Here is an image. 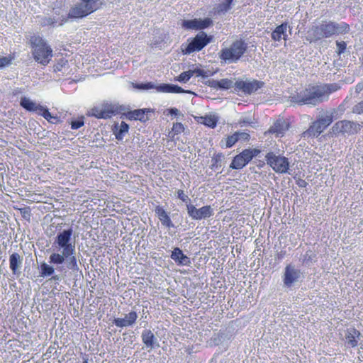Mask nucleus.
Masks as SVG:
<instances>
[{
  "label": "nucleus",
  "mask_w": 363,
  "mask_h": 363,
  "mask_svg": "<svg viewBox=\"0 0 363 363\" xmlns=\"http://www.w3.org/2000/svg\"><path fill=\"white\" fill-rule=\"evenodd\" d=\"M100 0H80L69 12L70 18H83L93 13L100 8Z\"/></svg>",
  "instance_id": "7"
},
{
  "label": "nucleus",
  "mask_w": 363,
  "mask_h": 363,
  "mask_svg": "<svg viewBox=\"0 0 363 363\" xmlns=\"http://www.w3.org/2000/svg\"><path fill=\"white\" fill-rule=\"evenodd\" d=\"M234 80L230 79H222L218 81L219 89H228L231 87L235 88Z\"/></svg>",
  "instance_id": "32"
},
{
  "label": "nucleus",
  "mask_w": 363,
  "mask_h": 363,
  "mask_svg": "<svg viewBox=\"0 0 363 363\" xmlns=\"http://www.w3.org/2000/svg\"><path fill=\"white\" fill-rule=\"evenodd\" d=\"M297 184L298 185V186L300 187H306V185L308 184L307 182L303 180V179H299L298 182H297Z\"/></svg>",
  "instance_id": "51"
},
{
  "label": "nucleus",
  "mask_w": 363,
  "mask_h": 363,
  "mask_svg": "<svg viewBox=\"0 0 363 363\" xmlns=\"http://www.w3.org/2000/svg\"><path fill=\"white\" fill-rule=\"evenodd\" d=\"M138 318V314L135 311H131L125 315L124 318H117L113 320V324L119 328H125L133 325Z\"/></svg>",
  "instance_id": "16"
},
{
  "label": "nucleus",
  "mask_w": 363,
  "mask_h": 363,
  "mask_svg": "<svg viewBox=\"0 0 363 363\" xmlns=\"http://www.w3.org/2000/svg\"><path fill=\"white\" fill-rule=\"evenodd\" d=\"M106 118H109L112 116L123 113L125 114V108L118 104L105 103L101 105Z\"/></svg>",
  "instance_id": "19"
},
{
  "label": "nucleus",
  "mask_w": 363,
  "mask_h": 363,
  "mask_svg": "<svg viewBox=\"0 0 363 363\" xmlns=\"http://www.w3.org/2000/svg\"><path fill=\"white\" fill-rule=\"evenodd\" d=\"M267 163L273 169L274 172L279 174H290L289 162L288 158L281 155H276L270 152L265 156Z\"/></svg>",
  "instance_id": "8"
},
{
  "label": "nucleus",
  "mask_w": 363,
  "mask_h": 363,
  "mask_svg": "<svg viewBox=\"0 0 363 363\" xmlns=\"http://www.w3.org/2000/svg\"><path fill=\"white\" fill-rule=\"evenodd\" d=\"M212 23V21L209 18L184 20L182 26L189 30H200L208 28Z\"/></svg>",
  "instance_id": "15"
},
{
  "label": "nucleus",
  "mask_w": 363,
  "mask_h": 363,
  "mask_svg": "<svg viewBox=\"0 0 363 363\" xmlns=\"http://www.w3.org/2000/svg\"><path fill=\"white\" fill-rule=\"evenodd\" d=\"M189 77L188 76V74L186 73V72H184L182 73H181L177 80L179 81V82H186L189 80Z\"/></svg>",
  "instance_id": "43"
},
{
  "label": "nucleus",
  "mask_w": 363,
  "mask_h": 363,
  "mask_svg": "<svg viewBox=\"0 0 363 363\" xmlns=\"http://www.w3.org/2000/svg\"><path fill=\"white\" fill-rule=\"evenodd\" d=\"M184 130V127L181 123H175L173 124L172 131L174 134H179Z\"/></svg>",
  "instance_id": "38"
},
{
  "label": "nucleus",
  "mask_w": 363,
  "mask_h": 363,
  "mask_svg": "<svg viewBox=\"0 0 363 363\" xmlns=\"http://www.w3.org/2000/svg\"><path fill=\"white\" fill-rule=\"evenodd\" d=\"M72 228L63 230L57 233L52 243V247L57 252L50 255L49 262L54 264H62L66 262L69 269L78 271L79 266L74 256L75 242L72 238Z\"/></svg>",
  "instance_id": "1"
},
{
  "label": "nucleus",
  "mask_w": 363,
  "mask_h": 363,
  "mask_svg": "<svg viewBox=\"0 0 363 363\" xmlns=\"http://www.w3.org/2000/svg\"><path fill=\"white\" fill-rule=\"evenodd\" d=\"M30 43L34 60L44 66L47 65L52 57V50L50 46L39 35L31 36Z\"/></svg>",
  "instance_id": "4"
},
{
  "label": "nucleus",
  "mask_w": 363,
  "mask_h": 363,
  "mask_svg": "<svg viewBox=\"0 0 363 363\" xmlns=\"http://www.w3.org/2000/svg\"><path fill=\"white\" fill-rule=\"evenodd\" d=\"M287 23H282L277 26L275 30L272 33V38L274 41H279L281 39H286V30L288 28Z\"/></svg>",
  "instance_id": "25"
},
{
  "label": "nucleus",
  "mask_w": 363,
  "mask_h": 363,
  "mask_svg": "<svg viewBox=\"0 0 363 363\" xmlns=\"http://www.w3.org/2000/svg\"><path fill=\"white\" fill-rule=\"evenodd\" d=\"M205 84L211 88L219 89V84L218 80L208 79L205 82Z\"/></svg>",
  "instance_id": "41"
},
{
  "label": "nucleus",
  "mask_w": 363,
  "mask_h": 363,
  "mask_svg": "<svg viewBox=\"0 0 363 363\" xmlns=\"http://www.w3.org/2000/svg\"><path fill=\"white\" fill-rule=\"evenodd\" d=\"M186 73L189 77V79L194 74V69H189V70L186 71Z\"/></svg>",
  "instance_id": "53"
},
{
  "label": "nucleus",
  "mask_w": 363,
  "mask_h": 363,
  "mask_svg": "<svg viewBox=\"0 0 363 363\" xmlns=\"http://www.w3.org/2000/svg\"><path fill=\"white\" fill-rule=\"evenodd\" d=\"M303 277V273L294 265L289 264L286 266L282 277L284 285L291 287Z\"/></svg>",
  "instance_id": "12"
},
{
  "label": "nucleus",
  "mask_w": 363,
  "mask_h": 363,
  "mask_svg": "<svg viewBox=\"0 0 363 363\" xmlns=\"http://www.w3.org/2000/svg\"><path fill=\"white\" fill-rule=\"evenodd\" d=\"M263 85V82L255 79H247L245 81L239 79L235 82V90L237 91H242L246 94H251L262 88Z\"/></svg>",
  "instance_id": "13"
},
{
  "label": "nucleus",
  "mask_w": 363,
  "mask_h": 363,
  "mask_svg": "<svg viewBox=\"0 0 363 363\" xmlns=\"http://www.w3.org/2000/svg\"><path fill=\"white\" fill-rule=\"evenodd\" d=\"M247 48V45L245 41L238 40L233 42L230 47L222 49L219 57L225 62H236L245 52Z\"/></svg>",
  "instance_id": "6"
},
{
  "label": "nucleus",
  "mask_w": 363,
  "mask_h": 363,
  "mask_svg": "<svg viewBox=\"0 0 363 363\" xmlns=\"http://www.w3.org/2000/svg\"><path fill=\"white\" fill-rule=\"evenodd\" d=\"M336 45H337V53L339 55H340L346 49V43L345 42H343V41H342V42L337 41L336 42Z\"/></svg>",
  "instance_id": "42"
},
{
  "label": "nucleus",
  "mask_w": 363,
  "mask_h": 363,
  "mask_svg": "<svg viewBox=\"0 0 363 363\" xmlns=\"http://www.w3.org/2000/svg\"><path fill=\"white\" fill-rule=\"evenodd\" d=\"M240 124H250L251 123L250 119L249 118H243L240 120Z\"/></svg>",
  "instance_id": "50"
},
{
  "label": "nucleus",
  "mask_w": 363,
  "mask_h": 363,
  "mask_svg": "<svg viewBox=\"0 0 363 363\" xmlns=\"http://www.w3.org/2000/svg\"><path fill=\"white\" fill-rule=\"evenodd\" d=\"M252 151L253 152V154L255 155V156L257 155V152H259V151L257 150H252Z\"/></svg>",
  "instance_id": "55"
},
{
  "label": "nucleus",
  "mask_w": 363,
  "mask_h": 363,
  "mask_svg": "<svg viewBox=\"0 0 363 363\" xmlns=\"http://www.w3.org/2000/svg\"><path fill=\"white\" fill-rule=\"evenodd\" d=\"M52 279H55V280H58L59 279V276H57V275L53 276Z\"/></svg>",
  "instance_id": "54"
},
{
  "label": "nucleus",
  "mask_w": 363,
  "mask_h": 363,
  "mask_svg": "<svg viewBox=\"0 0 363 363\" xmlns=\"http://www.w3.org/2000/svg\"><path fill=\"white\" fill-rule=\"evenodd\" d=\"M334 112L335 111H326L323 114L318 116L317 120L313 121L309 128L301 134V137L303 138L318 137L332 123Z\"/></svg>",
  "instance_id": "5"
},
{
  "label": "nucleus",
  "mask_w": 363,
  "mask_h": 363,
  "mask_svg": "<svg viewBox=\"0 0 363 363\" xmlns=\"http://www.w3.org/2000/svg\"><path fill=\"white\" fill-rule=\"evenodd\" d=\"M9 63V60L6 57H0V68Z\"/></svg>",
  "instance_id": "49"
},
{
  "label": "nucleus",
  "mask_w": 363,
  "mask_h": 363,
  "mask_svg": "<svg viewBox=\"0 0 363 363\" xmlns=\"http://www.w3.org/2000/svg\"><path fill=\"white\" fill-rule=\"evenodd\" d=\"M233 0H225V2H223L220 6V9L221 11H227L230 9V4H232Z\"/></svg>",
  "instance_id": "45"
},
{
  "label": "nucleus",
  "mask_w": 363,
  "mask_h": 363,
  "mask_svg": "<svg viewBox=\"0 0 363 363\" xmlns=\"http://www.w3.org/2000/svg\"><path fill=\"white\" fill-rule=\"evenodd\" d=\"M142 341L147 348L152 350L156 347H160L157 339L150 330H144L141 334Z\"/></svg>",
  "instance_id": "17"
},
{
  "label": "nucleus",
  "mask_w": 363,
  "mask_h": 363,
  "mask_svg": "<svg viewBox=\"0 0 363 363\" xmlns=\"http://www.w3.org/2000/svg\"><path fill=\"white\" fill-rule=\"evenodd\" d=\"M194 72L196 76H201L202 77H207L208 76L207 72L201 69H194Z\"/></svg>",
  "instance_id": "46"
},
{
  "label": "nucleus",
  "mask_w": 363,
  "mask_h": 363,
  "mask_svg": "<svg viewBox=\"0 0 363 363\" xmlns=\"http://www.w3.org/2000/svg\"><path fill=\"white\" fill-rule=\"evenodd\" d=\"M171 258L179 265H189L190 264L189 258L179 247H175L173 250Z\"/></svg>",
  "instance_id": "22"
},
{
  "label": "nucleus",
  "mask_w": 363,
  "mask_h": 363,
  "mask_svg": "<svg viewBox=\"0 0 363 363\" xmlns=\"http://www.w3.org/2000/svg\"><path fill=\"white\" fill-rule=\"evenodd\" d=\"M57 21L52 17H44L40 20V24L43 26L54 25Z\"/></svg>",
  "instance_id": "37"
},
{
  "label": "nucleus",
  "mask_w": 363,
  "mask_h": 363,
  "mask_svg": "<svg viewBox=\"0 0 363 363\" xmlns=\"http://www.w3.org/2000/svg\"><path fill=\"white\" fill-rule=\"evenodd\" d=\"M20 104L25 109H26L29 111H40L41 112V111L43 109V106H41L40 104H37L36 103L32 101L30 99H29L28 98H26V97L21 98Z\"/></svg>",
  "instance_id": "26"
},
{
  "label": "nucleus",
  "mask_w": 363,
  "mask_h": 363,
  "mask_svg": "<svg viewBox=\"0 0 363 363\" xmlns=\"http://www.w3.org/2000/svg\"><path fill=\"white\" fill-rule=\"evenodd\" d=\"M352 112L357 114L363 113V101L353 106Z\"/></svg>",
  "instance_id": "39"
},
{
  "label": "nucleus",
  "mask_w": 363,
  "mask_h": 363,
  "mask_svg": "<svg viewBox=\"0 0 363 363\" xmlns=\"http://www.w3.org/2000/svg\"><path fill=\"white\" fill-rule=\"evenodd\" d=\"M237 134L238 135L239 140H247L250 138V135L245 132H237Z\"/></svg>",
  "instance_id": "48"
},
{
  "label": "nucleus",
  "mask_w": 363,
  "mask_h": 363,
  "mask_svg": "<svg viewBox=\"0 0 363 363\" xmlns=\"http://www.w3.org/2000/svg\"><path fill=\"white\" fill-rule=\"evenodd\" d=\"M155 212L163 225L169 228L174 227V224L172 223L170 217L162 206H157Z\"/></svg>",
  "instance_id": "21"
},
{
  "label": "nucleus",
  "mask_w": 363,
  "mask_h": 363,
  "mask_svg": "<svg viewBox=\"0 0 363 363\" xmlns=\"http://www.w3.org/2000/svg\"><path fill=\"white\" fill-rule=\"evenodd\" d=\"M23 264V257L18 253L13 252L9 257L10 269L14 275L21 274V269Z\"/></svg>",
  "instance_id": "20"
},
{
  "label": "nucleus",
  "mask_w": 363,
  "mask_h": 363,
  "mask_svg": "<svg viewBox=\"0 0 363 363\" xmlns=\"http://www.w3.org/2000/svg\"><path fill=\"white\" fill-rule=\"evenodd\" d=\"M89 115L97 118H106L101 106L94 107L89 111Z\"/></svg>",
  "instance_id": "33"
},
{
  "label": "nucleus",
  "mask_w": 363,
  "mask_h": 363,
  "mask_svg": "<svg viewBox=\"0 0 363 363\" xmlns=\"http://www.w3.org/2000/svg\"><path fill=\"white\" fill-rule=\"evenodd\" d=\"M289 128V124L284 120L277 121L269 130L271 133L275 134L277 137L282 136Z\"/></svg>",
  "instance_id": "23"
},
{
  "label": "nucleus",
  "mask_w": 363,
  "mask_h": 363,
  "mask_svg": "<svg viewBox=\"0 0 363 363\" xmlns=\"http://www.w3.org/2000/svg\"><path fill=\"white\" fill-rule=\"evenodd\" d=\"M187 213L194 220L206 219L213 214V210L210 206H205L200 208H196L192 204L186 205Z\"/></svg>",
  "instance_id": "14"
},
{
  "label": "nucleus",
  "mask_w": 363,
  "mask_h": 363,
  "mask_svg": "<svg viewBox=\"0 0 363 363\" xmlns=\"http://www.w3.org/2000/svg\"><path fill=\"white\" fill-rule=\"evenodd\" d=\"M350 26L345 22L340 23L333 21H322L321 23L313 26L310 30L311 41L316 42L323 38H328L333 35L347 33Z\"/></svg>",
  "instance_id": "3"
},
{
  "label": "nucleus",
  "mask_w": 363,
  "mask_h": 363,
  "mask_svg": "<svg viewBox=\"0 0 363 363\" xmlns=\"http://www.w3.org/2000/svg\"><path fill=\"white\" fill-rule=\"evenodd\" d=\"M128 130L129 125L126 123L122 121L120 125L116 124L113 126V132L116 136V138L118 140H121L128 133Z\"/></svg>",
  "instance_id": "24"
},
{
  "label": "nucleus",
  "mask_w": 363,
  "mask_h": 363,
  "mask_svg": "<svg viewBox=\"0 0 363 363\" xmlns=\"http://www.w3.org/2000/svg\"><path fill=\"white\" fill-rule=\"evenodd\" d=\"M362 65L363 66V56H362Z\"/></svg>",
  "instance_id": "56"
},
{
  "label": "nucleus",
  "mask_w": 363,
  "mask_h": 363,
  "mask_svg": "<svg viewBox=\"0 0 363 363\" xmlns=\"http://www.w3.org/2000/svg\"><path fill=\"white\" fill-rule=\"evenodd\" d=\"M177 196L184 202H187L189 200L188 196L184 194L183 190H178Z\"/></svg>",
  "instance_id": "44"
},
{
  "label": "nucleus",
  "mask_w": 363,
  "mask_h": 363,
  "mask_svg": "<svg viewBox=\"0 0 363 363\" xmlns=\"http://www.w3.org/2000/svg\"><path fill=\"white\" fill-rule=\"evenodd\" d=\"M84 125L83 118L77 121H73L71 123V128L73 130H77Z\"/></svg>",
  "instance_id": "40"
},
{
  "label": "nucleus",
  "mask_w": 363,
  "mask_h": 363,
  "mask_svg": "<svg viewBox=\"0 0 363 363\" xmlns=\"http://www.w3.org/2000/svg\"><path fill=\"white\" fill-rule=\"evenodd\" d=\"M152 113H153V111L150 108L137 109L128 112L125 116L130 120H139L145 122L150 118L148 114Z\"/></svg>",
  "instance_id": "18"
},
{
  "label": "nucleus",
  "mask_w": 363,
  "mask_h": 363,
  "mask_svg": "<svg viewBox=\"0 0 363 363\" xmlns=\"http://www.w3.org/2000/svg\"><path fill=\"white\" fill-rule=\"evenodd\" d=\"M40 269H41V272H40L41 275L40 276L43 277L52 275L55 272L54 267L48 264L45 262L41 263Z\"/></svg>",
  "instance_id": "31"
},
{
  "label": "nucleus",
  "mask_w": 363,
  "mask_h": 363,
  "mask_svg": "<svg viewBox=\"0 0 363 363\" xmlns=\"http://www.w3.org/2000/svg\"><path fill=\"white\" fill-rule=\"evenodd\" d=\"M83 363H88V362L86 360V361H84Z\"/></svg>",
  "instance_id": "57"
},
{
  "label": "nucleus",
  "mask_w": 363,
  "mask_h": 363,
  "mask_svg": "<svg viewBox=\"0 0 363 363\" xmlns=\"http://www.w3.org/2000/svg\"><path fill=\"white\" fill-rule=\"evenodd\" d=\"M197 121L210 128H215L217 125L218 117L215 115H206L198 117Z\"/></svg>",
  "instance_id": "28"
},
{
  "label": "nucleus",
  "mask_w": 363,
  "mask_h": 363,
  "mask_svg": "<svg viewBox=\"0 0 363 363\" xmlns=\"http://www.w3.org/2000/svg\"><path fill=\"white\" fill-rule=\"evenodd\" d=\"M361 128V125L357 122L347 120H342L336 122L332 127V132L334 134H348L353 135L357 133Z\"/></svg>",
  "instance_id": "9"
},
{
  "label": "nucleus",
  "mask_w": 363,
  "mask_h": 363,
  "mask_svg": "<svg viewBox=\"0 0 363 363\" xmlns=\"http://www.w3.org/2000/svg\"><path fill=\"white\" fill-rule=\"evenodd\" d=\"M210 42L207 35L201 32L197 34L191 41L186 45H182V52L184 54H190L195 51H199L203 48Z\"/></svg>",
  "instance_id": "11"
},
{
  "label": "nucleus",
  "mask_w": 363,
  "mask_h": 363,
  "mask_svg": "<svg viewBox=\"0 0 363 363\" xmlns=\"http://www.w3.org/2000/svg\"><path fill=\"white\" fill-rule=\"evenodd\" d=\"M332 85L311 86L289 96V101L298 104L316 105L327 99Z\"/></svg>",
  "instance_id": "2"
},
{
  "label": "nucleus",
  "mask_w": 363,
  "mask_h": 363,
  "mask_svg": "<svg viewBox=\"0 0 363 363\" xmlns=\"http://www.w3.org/2000/svg\"><path fill=\"white\" fill-rule=\"evenodd\" d=\"M247 163L240 155L235 156L231 162L230 167L232 169H240L244 167Z\"/></svg>",
  "instance_id": "29"
},
{
  "label": "nucleus",
  "mask_w": 363,
  "mask_h": 363,
  "mask_svg": "<svg viewBox=\"0 0 363 363\" xmlns=\"http://www.w3.org/2000/svg\"><path fill=\"white\" fill-rule=\"evenodd\" d=\"M312 252L311 251H308L306 252L305 256H304V259H303V262L306 264H308L309 262H311L312 261Z\"/></svg>",
  "instance_id": "47"
},
{
  "label": "nucleus",
  "mask_w": 363,
  "mask_h": 363,
  "mask_svg": "<svg viewBox=\"0 0 363 363\" xmlns=\"http://www.w3.org/2000/svg\"><path fill=\"white\" fill-rule=\"evenodd\" d=\"M360 336V333L354 328H351L347 331L345 339L347 343L354 347L357 345V338Z\"/></svg>",
  "instance_id": "27"
},
{
  "label": "nucleus",
  "mask_w": 363,
  "mask_h": 363,
  "mask_svg": "<svg viewBox=\"0 0 363 363\" xmlns=\"http://www.w3.org/2000/svg\"><path fill=\"white\" fill-rule=\"evenodd\" d=\"M39 114L43 116L45 119L51 123H57L60 121L58 117L52 116L48 108L45 107H43V109L41 111V112H39Z\"/></svg>",
  "instance_id": "30"
},
{
  "label": "nucleus",
  "mask_w": 363,
  "mask_h": 363,
  "mask_svg": "<svg viewBox=\"0 0 363 363\" xmlns=\"http://www.w3.org/2000/svg\"><path fill=\"white\" fill-rule=\"evenodd\" d=\"M133 86L138 89L147 90L150 89H156L158 92L164 93H190L189 91H184L182 87L175 84H163L160 86H155L151 82L145 84H135Z\"/></svg>",
  "instance_id": "10"
},
{
  "label": "nucleus",
  "mask_w": 363,
  "mask_h": 363,
  "mask_svg": "<svg viewBox=\"0 0 363 363\" xmlns=\"http://www.w3.org/2000/svg\"><path fill=\"white\" fill-rule=\"evenodd\" d=\"M223 156L220 155H217L214 157L212 158V167L215 168L221 167Z\"/></svg>",
  "instance_id": "36"
},
{
  "label": "nucleus",
  "mask_w": 363,
  "mask_h": 363,
  "mask_svg": "<svg viewBox=\"0 0 363 363\" xmlns=\"http://www.w3.org/2000/svg\"><path fill=\"white\" fill-rule=\"evenodd\" d=\"M169 112L171 115H177L179 114V110L176 108H172L169 110Z\"/></svg>",
  "instance_id": "52"
},
{
  "label": "nucleus",
  "mask_w": 363,
  "mask_h": 363,
  "mask_svg": "<svg viewBox=\"0 0 363 363\" xmlns=\"http://www.w3.org/2000/svg\"><path fill=\"white\" fill-rule=\"evenodd\" d=\"M239 140L238 135L235 132L233 135L228 136L225 139L226 147H231L235 143Z\"/></svg>",
  "instance_id": "34"
},
{
  "label": "nucleus",
  "mask_w": 363,
  "mask_h": 363,
  "mask_svg": "<svg viewBox=\"0 0 363 363\" xmlns=\"http://www.w3.org/2000/svg\"><path fill=\"white\" fill-rule=\"evenodd\" d=\"M240 155L247 164L255 156L250 150H245Z\"/></svg>",
  "instance_id": "35"
}]
</instances>
